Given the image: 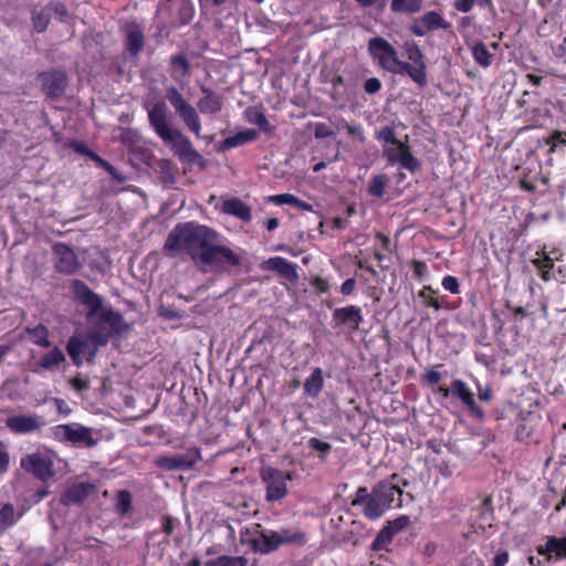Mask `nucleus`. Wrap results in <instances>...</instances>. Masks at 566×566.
Listing matches in <instances>:
<instances>
[{
  "instance_id": "f257e3e1",
  "label": "nucleus",
  "mask_w": 566,
  "mask_h": 566,
  "mask_svg": "<svg viewBox=\"0 0 566 566\" xmlns=\"http://www.w3.org/2000/svg\"><path fill=\"white\" fill-rule=\"evenodd\" d=\"M73 297L87 308V319L97 316L88 336L96 345L105 346L113 336H120L129 329L124 316L113 310H103V297L92 291L88 285L75 279L71 283Z\"/></svg>"
},
{
  "instance_id": "f03ea898",
  "label": "nucleus",
  "mask_w": 566,
  "mask_h": 566,
  "mask_svg": "<svg viewBox=\"0 0 566 566\" xmlns=\"http://www.w3.org/2000/svg\"><path fill=\"white\" fill-rule=\"evenodd\" d=\"M213 241H219V233L195 221L177 223L163 247V253L167 258H176L180 254L188 255L195 263H199L201 255Z\"/></svg>"
},
{
  "instance_id": "7ed1b4c3",
  "label": "nucleus",
  "mask_w": 566,
  "mask_h": 566,
  "mask_svg": "<svg viewBox=\"0 0 566 566\" xmlns=\"http://www.w3.org/2000/svg\"><path fill=\"white\" fill-rule=\"evenodd\" d=\"M148 120L155 133L171 146L174 154L184 164L206 166L205 158L193 148L190 139L179 129L171 128L167 122V105L164 101L146 106Z\"/></svg>"
},
{
  "instance_id": "20e7f679",
  "label": "nucleus",
  "mask_w": 566,
  "mask_h": 566,
  "mask_svg": "<svg viewBox=\"0 0 566 566\" xmlns=\"http://www.w3.org/2000/svg\"><path fill=\"white\" fill-rule=\"evenodd\" d=\"M398 479V474L394 473L389 480L378 482L370 492L366 486H359L352 500L353 506H361L364 516L369 521L380 518L395 502L398 496L396 507L402 506L403 491L392 481Z\"/></svg>"
},
{
  "instance_id": "39448f33",
  "label": "nucleus",
  "mask_w": 566,
  "mask_h": 566,
  "mask_svg": "<svg viewBox=\"0 0 566 566\" xmlns=\"http://www.w3.org/2000/svg\"><path fill=\"white\" fill-rule=\"evenodd\" d=\"M403 53L408 62L400 60V74H407L411 81L422 88L428 84V66L426 55L420 45L413 40H407L402 44Z\"/></svg>"
},
{
  "instance_id": "423d86ee",
  "label": "nucleus",
  "mask_w": 566,
  "mask_h": 566,
  "mask_svg": "<svg viewBox=\"0 0 566 566\" xmlns=\"http://www.w3.org/2000/svg\"><path fill=\"white\" fill-rule=\"evenodd\" d=\"M57 455L50 449H38L28 453L20 460V467L27 473L32 474L41 482H48L55 478V461Z\"/></svg>"
},
{
  "instance_id": "0eeeda50",
  "label": "nucleus",
  "mask_w": 566,
  "mask_h": 566,
  "mask_svg": "<svg viewBox=\"0 0 566 566\" xmlns=\"http://www.w3.org/2000/svg\"><path fill=\"white\" fill-rule=\"evenodd\" d=\"M260 478L265 485V500L268 502H279L287 495V481L292 480L290 472L268 465L261 468Z\"/></svg>"
},
{
  "instance_id": "6e6552de",
  "label": "nucleus",
  "mask_w": 566,
  "mask_h": 566,
  "mask_svg": "<svg viewBox=\"0 0 566 566\" xmlns=\"http://www.w3.org/2000/svg\"><path fill=\"white\" fill-rule=\"evenodd\" d=\"M166 97L170 105L175 108L176 113L182 119L187 128L197 137H200L201 120L197 109L184 97L180 91L170 86L166 91Z\"/></svg>"
},
{
  "instance_id": "1a4fd4ad",
  "label": "nucleus",
  "mask_w": 566,
  "mask_h": 566,
  "mask_svg": "<svg viewBox=\"0 0 566 566\" xmlns=\"http://www.w3.org/2000/svg\"><path fill=\"white\" fill-rule=\"evenodd\" d=\"M368 53L378 65L390 73H399L400 59L397 50L384 38L374 36L368 41Z\"/></svg>"
},
{
  "instance_id": "9d476101",
  "label": "nucleus",
  "mask_w": 566,
  "mask_h": 566,
  "mask_svg": "<svg viewBox=\"0 0 566 566\" xmlns=\"http://www.w3.org/2000/svg\"><path fill=\"white\" fill-rule=\"evenodd\" d=\"M382 156L389 166L399 164L403 169L411 174L419 171L422 167L421 160L411 151V147L408 144V136L405 142L401 140L395 146H384Z\"/></svg>"
},
{
  "instance_id": "9b49d317",
  "label": "nucleus",
  "mask_w": 566,
  "mask_h": 566,
  "mask_svg": "<svg viewBox=\"0 0 566 566\" xmlns=\"http://www.w3.org/2000/svg\"><path fill=\"white\" fill-rule=\"evenodd\" d=\"M199 263L223 271L228 266H239L241 264V258L230 248L220 245L218 241H213L209 249L201 255Z\"/></svg>"
},
{
  "instance_id": "f8f14e48",
  "label": "nucleus",
  "mask_w": 566,
  "mask_h": 566,
  "mask_svg": "<svg viewBox=\"0 0 566 566\" xmlns=\"http://www.w3.org/2000/svg\"><path fill=\"white\" fill-rule=\"evenodd\" d=\"M52 253L54 255V269L63 275H73L82 268L75 251L66 243H54Z\"/></svg>"
},
{
  "instance_id": "ddd939ff",
  "label": "nucleus",
  "mask_w": 566,
  "mask_h": 566,
  "mask_svg": "<svg viewBox=\"0 0 566 566\" xmlns=\"http://www.w3.org/2000/svg\"><path fill=\"white\" fill-rule=\"evenodd\" d=\"M201 460L198 448H190L185 454L159 455L155 460L157 468L166 471L190 470Z\"/></svg>"
},
{
  "instance_id": "4468645a",
  "label": "nucleus",
  "mask_w": 566,
  "mask_h": 566,
  "mask_svg": "<svg viewBox=\"0 0 566 566\" xmlns=\"http://www.w3.org/2000/svg\"><path fill=\"white\" fill-rule=\"evenodd\" d=\"M38 81L41 84L43 93L49 98L61 96L67 86V76L62 70L40 72L38 74Z\"/></svg>"
},
{
  "instance_id": "2eb2a0df",
  "label": "nucleus",
  "mask_w": 566,
  "mask_h": 566,
  "mask_svg": "<svg viewBox=\"0 0 566 566\" xmlns=\"http://www.w3.org/2000/svg\"><path fill=\"white\" fill-rule=\"evenodd\" d=\"M452 396L461 401L469 413L476 420L483 421L485 419L484 410L476 403L473 391L462 379H453Z\"/></svg>"
},
{
  "instance_id": "dca6fc26",
  "label": "nucleus",
  "mask_w": 566,
  "mask_h": 566,
  "mask_svg": "<svg viewBox=\"0 0 566 566\" xmlns=\"http://www.w3.org/2000/svg\"><path fill=\"white\" fill-rule=\"evenodd\" d=\"M363 321V311L357 305L335 308L332 314V325L334 328L347 327L355 332L359 328Z\"/></svg>"
},
{
  "instance_id": "f3484780",
  "label": "nucleus",
  "mask_w": 566,
  "mask_h": 566,
  "mask_svg": "<svg viewBox=\"0 0 566 566\" xmlns=\"http://www.w3.org/2000/svg\"><path fill=\"white\" fill-rule=\"evenodd\" d=\"M41 417L38 415H18L8 417L7 428L17 434H27L40 430L43 426Z\"/></svg>"
},
{
  "instance_id": "a211bd4d",
  "label": "nucleus",
  "mask_w": 566,
  "mask_h": 566,
  "mask_svg": "<svg viewBox=\"0 0 566 566\" xmlns=\"http://www.w3.org/2000/svg\"><path fill=\"white\" fill-rule=\"evenodd\" d=\"M250 546L253 552L260 554H270L281 547L279 534L274 530L256 531L250 539Z\"/></svg>"
},
{
  "instance_id": "6ab92c4d",
  "label": "nucleus",
  "mask_w": 566,
  "mask_h": 566,
  "mask_svg": "<svg viewBox=\"0 0 566 566\" xmlns=\"http://www.w3.org/2000/svg\"><path fill=\"white\" fill-rule=\"evenodd\" d=\"M263 271H274L294 283L298 280L297 265L283 256H272L260 264Z\"/></svg>"
},
{
  "instance_id": "aec40b11",
  "label": "nucleus",
  "mask_w": 566,
  "mask_h": 566,
  "mask_svg": "<svg viewBox=\"0 0 566 566\" xmlns=\"http://www.w3.org/2000/svg\"><path fill=\"white\" fill-rule=\"evenodd\" d=\"M56 433L62 432L65 440L72 443H85L87 447L95 446L92 431L87 427L77 424H60L55 427Z\"/></svg>"
},
{
  "instance_id": "412c9836",
  "label": "nucleus",
  "mask_w": 566,
  "mask_h": 566,
  "mask_svg": "<svg viewBox=\"0 0 566 566\" xmlns=\"http://www.w3.org/2000/svg\"><path fill=\"white\" fill-rule=\"evenodd\" d=\"M200 91L203 96L197 104L199 112L205 115H214L221 112L223 107L222 96L205 85L200 87Z\"/></svg>"
},
{
  "instance_id": "4be33fe9",
  "label": "nucleus",
  "mask_w": 566,
  "mask_h": 566,
  "mask_svg": "<svg viewBox=\"0 0 566 566\" xmlns=\"http://www.w3.org/2000/svg\"><path fill=\"white\" fill-rule=\"evenodd\" d=\"M145 45V35L142 28L133 24L125 32V49L132 57H137Z\"/></svg>"
},
{
  "instance_id": "5701e85b",
  "label": "nucleus",
  "mask_w": 566,
  "mask_h": 566,
  "mask_svg": "<svg viewBox=\"0 0 566 566\" xmlns=\"http://www.w3.org/2000/svg\"><path fill=\"white\" fill-rule=\"evenodd\" d=\"M536 255L537 258L532 259L531 263L537 270L539 277L544 282L557 280L553 258L545 251L537 252Z\"/></svg>"
},
{
  "instance_id": "b1692460",
  "label": "nucleus",
  "mask_w": 566,
  "mask_h": 566,
  "mask_svg": "<svg viewBox=\"0 0 566 566\" xmlns=\"http://www.w3.org/2000/svg\"><path fill=\"white\" fill-rule=\"evenodd\" d=\"M538 555L554 556L556 559H566V535L564 537L549 536L545 545L536 548Z\"/></svg>"
},
{
  "instance_id": "393cba45",
  "label": "nucleus",
  "mask_w": 566,
  "mask_h": 566,
  "mask_svg": "<svg viewBox=\"0 0 566 566\" xmlns=\"http://www.w3.org/2000/svg\"><path fill=\"white\" fill-rule=\"evenodd\" d=\"M170 76L175 81L187 78L191 74V65L188 56L184 52L172 54L169 59Z\"/></svg>"
},
{
  "instance_id": "a878e982",
  "label": "nucleus",
  "mask_w": 566,
  "mask_h": 566,
  "mask_svg": "<svg viewBox=\"0 0 566 566\" xmlns=\"http://www.w3.org/2000/svg\"><path fill=\"white\" fill-rule=\"evenodd\" d=\"M221 211L245 222L250 221L252 218L251 207L237 197L226 199L222 202Z\"/></svg>"
},
{
  "instance_id": "bb28decb",
  "label": "nucleus",
  "mask_w": 566,
  "mask_h": 566,
  "mask_svg": "<svg viewBox=\"0 0 566 566\" xmlns=\"http://www.w3.org/2000/svg\"><path fill=\"white\" fill-rule=\"evenodd\" d=\"M282 546L302 547L307 543V533L298 527H282L276 531Z\"/></svg>"
},
{
  "instance_id": "cd10ccee",
  "label": "nucleus",
  "mask_w": 566,
  "mask_h": 566,
  "mask_svg": "<svg viewBox=\"0 0 566 566\" xmlns=\"http://www.w3.org/2000/svg\"><path fill=\"white\" fill-rule=\"evenodd\" d=\"M93 486L85 483H77L70 486L62 495L61 502L64 505L82 504L91 494Z\"/></svg>"
},
{
  "instance_id": "c85d7f7f",
  "label": "nucleus",
  "mask_w": 566,
  "mask_h": 566,
  "mask_svg": "<svg viewBox=\"0 0 566 566\" xmlns=\"http://www.w3.org/2000/svg\"><path fill=\"white\" fill-rule=\"evenodd\" d=\"M259 138V133L255 129L247 128L224 138L221 143L222 150L233 149L243 146L248 143L254 142Z\"/></svg>"
},
{
  "instance_id": "c756f323",
  "label": "nucleus",
  "mask_w": 566,
  "mask_h": 566,
  "mask_svg": "<svg viewBox=\"0 0 566 566\" xmlns=\"http://www.w3.org/2000/svg\"><path fill=\"white\" fill-rule=\"evenodd\" d=\"M244 118L248 123L255 125L265 134H272L274 126L266 118L263 109L259 106H250L244 111Z\"/></svg>"
},
{
  "instance_id": "7c9ffc66",
  "label": "nucleus",
  "mask_w": 566,
  "mask_h": 566,
  "mask_svg": "<svg viewBox=\"0 0 566 566\" xmlns=\"http://www.w3.org/2000/svg\"><path fill=\"white\" fill-rule=\"evenodd\" d=\"M324 388L323 370L315 367L311 375L305 379L304 394L312 398H317Z\"/></svg>"
},
{
  "instance_id": "2f4dec72",
  "label": "nucleus",
  "mask_w": 566,
  "mask_h": 566,
  "mask_svg": "<svg viewBox=\"0 0 566 566\" xmlns=\"http://www.w3.org/2000/svg\"><path fill=\"white\" fill-rule=\"evenodd\" d=\"M65 360L64 353L55 346L51 352L42 356L36 363L35 371L52 370Z\"/></svg>"
},
{
  "instance_id": "473e14b6",
  "label": "nucleus",
  "mask_w": 566,
  "mask_h": 566,
  "mask_svg": "<svg viewBox=\"0 0 566 566\" xmlns=\"http://www.w3.org/2000/svg\"><path fill=\"white\" fill-rule=\"evenodd\" d=\"M27 333L33 344L44 348L51 346V342L49 339L50 332L44 324L39 323L34 327H28Z\"/></svg>"
},
{
  "instance_id": "72a5a7b5",
  "label": "nucleus",
  "mask_w": 566,
  "mask_h": 566,
  "mask_svg": "<svg viewBox=\"0 0 566 566\" xmlns=\"http://www.w3.org/2000/svg\"><path fill=\"white\" fill-rule=\"evenodd\" d=\"M439 290L431 285H423L418 292V297L421 298L422 305L426 308H433L436 312L441 311V304L438 300Z\"/></svg>"
},
{
  "instance_id": "f704fd0d",
  "label": "nucleus",
  "mask_w": 566,
  "mask_h": 566,
  "mask_svg": "<svg viewBox=\"0 0 566 566\" xmlns=\"http://www.w3.org/2000/svg\"><path fill=\"white\" fill-rule=\"evenodd\" d=\"M421 18H422V22L424 24V29H427L428 32L438 30V29L448 30L451 28V23L448 22L437 11H428Z\"/></svg>"
},
{
  "instance_id": "c9c22d12",
  "label": "nucleus",
  "mask_w": 566,
  "mask_h": 566,
  "mask_svg": "<svg viewBox=\"0 0 566 566\" xmlns=\"http://www.w3.org/2000/svg\"><path fill=\"white\" fill-rule=\"evenodd\" d=\"M422 0H391L390 10L395 13H416L420 11Z\"/></svg>"
},
{
  "instance_id": "e433bc0d",
  "label": "nucleus",
  "mask_w": 566,
  "mask_h": 566,
  "mask_svg": "<svg viewBox=\"0 0 566 566\" xmlns=\"http://www.w3.org/2000/svg\"><path fill=\"white\" fill-rule=\"evenodd\" d=\"M472 56L474 61L482 67H488L493 62V54L490 53L483 42H476L472 46Z\"/></svg>"
},
{
  "instance_id": "4c0bfd02",
  "label": "nucleus",
  "mask_w": 566,
  "mask_h": 566,
  "mask_svg": "<svg viewBox=\"0 0 566 566\" xmlns=\"http://www.w3.org/2000/svg\"><path fill=\"white\" fill-rule=\"evenodd\" d=\"M19 517H15L14 506L11 503L2 505L0 509V532L13 526Z\"/></svg>"
},
{
  "instance_id": "58836bf2",
  "label": "nucleus",
  "mask_w": 566,
  "mask_h": 566,
  "mask_svg": "<svg viewBox=\"0 0 566 566\" xmlns=\"http://www.w3.org/2000/svg\"><path fill=\"white\" fill-rule=\"evenodd\" d=\"M248 558L244 556L222 555L206 562L205 566H247Z\"/></svg>"
},
{
  "instance_id": "ea45409f",
  "label": "nucleus",
  "mask_w": 566,
  "mask_h": 566,
  "mask_svg": "<svg viewBox=\"0 0 566 566\" xmlns=\"http://www.w3.org/2000/svg\"><path fill=\"white\" fill-rule=\"evenodd\" d=\"M375 138L382 143L384 145L390 144L392 146L397 145L401 140L396 137V126L394 123L382 126L375 133Z\"/></svg>"
},
{
  "instance_id": "a19ab883",
  "label": "nucleus",
  "mask_w": 566,
  "mask_h": 566,
  "mask_svg": "<svg viewBox=\"0 0 566 566\" xmlns=\"http://www.w3.org/2000/svg\"><path fill=\"white\" fill-rule=\"evenodd\" d=\"M387 182L388 178L385 174L374 176L368 185V193L373 197L381 198L385 193Z\"/></svg>"
},
{
  "instance_id": "79ce46f5",
  "label": "nucleus",
  "mask_w": 566,
  "mask_h": 566,
  "mask_svg": "<svg viewBox=\"0 0 566 566\" xmlns=\"http://www.w3.org/2000/svg\"><path fill=\"white\" fill-rule=\"evenodd\" d=\"M394 536V533L387 526H384L373 541L371 549L375 552L385 549L392 542Z\"/></svg>"
},
{
  "instance_id": "37998d69",
  "label": "nucleus",
  "mask_w": 566,
  "mask_h": 566,
  "mask_svg": "<svg viewBox=\"0 0 566 566\" xmlns=\"http://www.w3.org/2000/svg\"><path fill=\"white\" fill-rule=\"evenodd\" d=\"M50 19H51L50 12L46 9H42L40 11H34L32 13L33 29L38 33L44 32L49 27Z\"/></svg>"
},
{
  "instance_id": "c03bdc74",
  "label": "nucleus",
  "mask_w": 566,
  "mask_h": 566,
  "mask_svg": "<svg viewBox=\"0 0 566 566\" xmlns=\"http://www.w3.org/2000/svg\"><path fill=\"white\" fill-rule=\"evenodd\" d=\"M133 509L132 494L127 490L117 493L116 511L120 515L128 514Z\"/></svg>"
},
{
  "instance_id": "a18cd8bd",
  "label": "nucleus",
  "mask_w": 566,
  "mask_h": 566,
  "mask_svg": "<svg viewBox=\"0 0 566 566\" xmlns=\"http://www.w3.org/2000/svg\"><path fill=\"white\" fill-rule=\"evenodd\" d=\"M308 448L321 453V459L325 460L328 453L332 451V444L319 440L318 438H310L307 441Z\"/></svg>"
},
{
  "instance_id": "49530a36",
  "label": "nucleus",
  "mask_w": 566,
  "mask_h": 566,
  "mask_svg": "<svg viewBox=\"0 0 566 566\" xmlns=\"http://www.w3.org/2000/svg\"><path fill=\"white\" fill-rule=\"evenodd\" d=\"M546 144L549 145L548 153H554L558 145H566V132L554 130L546 139Z\"/></svg>"
},
{
  "instance_id": "de8ad7c7",
  "label": "nucleus",
  "mask_w": 566,
  "mask_h": 566,
  "mask_svg": "<svg viewBox=\"0 0 566 566\" xmlns=\"http://www.w3.org/2000/svg\"><path fill=\"white\" fill-rule=\"evenodd\" d=\"M85 345L86 344L82 339H80L77 336H72L69 338V340L66 343V352H67L69 356H75V355L82 356Z\"/></svg>"
},
{
  "instance_id": "09e8293b",
  "label": "nucleus",
  "mask_w": 566,
  "mask_h": 566,
  "mask_svg": "<svg viewBox=\"0 0 566 566\" xmlns=\"http://www.w3.org/2000/svg\"><path fill=\"white\" fill-rule=\"evenodd\" d=\"M442 379V374L438 370L430 368L427 369L420 377V381L423 386H434Z\"/></svg>"
},
{
  "instance_id": "8fccbe9b",
  "label": "nucleus",
  "mask_w": 566,
  "mask_h": 566,
  "mask_svg": "<svg viewBox=\"0 0 566 566\" xmlns=\"http://www.w3.org/2000/svg\"><path fill=\"white\" fill-rule=\"evenodd\" d=\"M69 384L78 392L87 391L91 388L90 379L87 377H83L81 374L70 378Z\"/></svg>"
},
{
  "instance_id": "3c124183",
  "label": "nucleus",
  "mask_w": 566,
  "mask_h": 566,
  "mask_svg": "<svg viewBox=\"0 0 566 566\" xmlns=\"http://www.w3.org/2000/svg\"><path fill=\"white\" fill-rule=\"evenodd\" d=\"M441 285L446 291L450 292L451 294L461 293L460 283L457 276L450 274L443 276L441 280Z\"/></svg>"
},
{
  "instance_id": "603ef678",
  "label": "nucleus",
  "mask_w": 566,
  "mask_h": 566,
  "mask_svg": "<svg viewBox=\"0 0 566 566\" xmlns=\"http://www.w3.org/2000/svg\"><path fill=\"white\" fill-rule=\"evenodd\" d=\"M410 524V518L408 515H401L394 521H390L386 526L389 528L394 535L398 534L402 530H405Z\"/></svg>"
},
{
  "instance_id": "864d4df0",
  "label": "nucleus",
  "mask_w": 566,
  "mask_h": 566,
  "mask_svg": "<svg viewBox=\"0 0 566 566\" xmlns=\"http://www.w3.org/2000/svg\"><path fill=\"white\" fill-rule=\"evenodd\" d=\"M342 127L346 129L348 135L355 137L358 142H360V143L365 142L364 129L360 124H349L344 120Z\"/></svg>"
},
{
  "instance_id": "5fc2aeb1",
  "label": "nucleus",
  "mask_w": 566,
  "mask_h": 566,
  "mask_svg": "<svg viewBox=\"0 0 566 566\" xmlns=\"http://www.w3.org/2000/svg\"><path fill=\"white\" fill-rule=\"evenodd\" d=\"M334 130L326 123H315L314 124V137L316 139H323L327 137H332L334 135Z\"/></svg>"
},
{
  "instance_id": "6e6d98bb",
  "label": "nucleus",
  "mask_w": 566,
  "mask_h": 566,
  "mask_svg": "<svg viewBox=\"0 0 566 566\" xmlns=\"http://www.w3.org/2000/svg\"><path fill=\"white\" fill-rule=\"evenodd\" d=\"M413 277L418 281H422L428 274V265L424 261L412 260L411 262Z\"/></svg>"
},
{
  "instance_id": "4d7b16f0",
  "label": "nucleus",
  "mask_w": 566,
  "mask_h": 566,
  "mask_svg": "<svg viewBox=\"0 0 566 566\" xmlns=\"http://www.w3.org/2000/svg\"><path fill=\"white\" fill-rule=\"evenodd\" d=\"M476 394L480 401L490 402L493 399V389L491 385L482 386L476 382Z\"/></svg>"
},
{
  "instance_id": "13d9d810",
  "label": "nucleus",
  "mask_w": 566,
  "mask_h": 566,
  "mask_svg": "<svg viewBox=\"0 0 566 566\" xmlns=\"http://www.w3.org/2000/svg\"><path fill=\"white\" fill-rule=\"evenodd\" d=\"M177 521L170 516V515H164L161 517V531L166 534V537H169L176 527ZM166 543L169 542L168 538L165 541Z\"/></svg>"
},
{
  "instance_id": "bf43d9fd",
  "label": "nucleus",
  "mask_w": 566,
  "mask_h": 566,
  "mask_svg": "<svg viewBox=\"0 0 566 566\" xmlns=\"http://www.w3.org/2000/svg\"><path fill=\"white\" fill-rule=\"evenodd\" d=\"M311 285L315 289L317 294H324L329 291V282L319 275L311 280Z\"/></svg>"
},
{
  "instance_id": "052dcab7",
  "label": "nucleus",
  "mask_w": 566,
  "mask_h": 566,
  "mask_svg": "<svg viewBox=\"0 0 566 566\" xmlns=\"http://www.w3.org/2000/svg\"><path fill=\"white\" fill-rule=\"evenodd\" d=\"M10 467V454L8 452L7 446L0 441V473H4L9 470Z\"/></svg>"
},
{
  "instance_id": "680f3d73",
  "label": "nucleus",
  "mask_w": 566,
  "mask_h": 566,
  "mask_svg": "<svg viewBox=\"0 0 566 566\" xmlns=\"http://www.w3.org/2000/svg\"><path fill=\"white\" fill-rule=\"evenodd\" d=\"M382 87L381 81L377 77H369L364 83V90L368 94H376Z\"/></svg>"
},
{
  "instance_id": "e2e57ef3",
  "label": "nucleus",
  "mask_w": 566,
  "mask_h": 566,
  "mask_svg": "<svg viewBox=\"0 0 566 566\" xmlns=\"http://www.w3.org/2000/svg\"><path fill=\"white\" fill-rule=\"evenodd\" d=\"M294 195L291 193H281V195H274L270 197V201L275 205H293L294 202Z\"/></svg>"
},
{
  "instance_id": "0e129e2a",
  "label": "nucleus",
  "mask_w": 566,
  "mask_h": 566,
  "mask_svg": "<svg viewBox=\"0 0 566 566\" xmlns=\"http://www.w3.org/2000/svg\"><path fill=\"white\" fill-rule=\"evenodd\" d=\"M75 153L90 157L92 151L83 142L72 140L67 144Z\"/></svg>"
},
{
  "instance_id": "69168bd1",
  "label": "nucleus",
  "mask_w": 566,
  "mask_h": 566,
  "mask_svg": "<svg viewBox=\"0 0 566 566\" xmlns=\"http://www.w3.org/2000/svg\"><path fill=\"white\" fill-rule=\"evenodd\" d=\"M409 30L412 34L417 36H423L428 33V30L424 29V24L422 22V18L416 19L409 27Z\"/></svg>"
},
{
  "instance_id": "338daca9",
  "label": "nucleus",
  "mask_w": 566,
  "mask_h": 566,
  "mask_svg": "<svg viewBox=\"0 0 566 566\" xmlns=\"http://www.w3.org/2000/svg\"><path fill=\"white\" fill-rule=\"evenodd\" d=\"M50 9L56 14L59 15L60 20L61 21H64L67 17V9H66V6L60 1H56V2H51L49 4Z\"/></svg>"
},
{
  "instance_id": "774afa93",
  "label": "nucleus",
  "mask_w": 566,
  "mask_h": 566,
  "mask_svg": "<svg viewBox=\"0 0 566 566\" xmlns=\"http://www.w3.org/2000/svg\"><path fill=\"white\" fill-rule=\"evenodd\" d=\"M475 0H454V8L462 12L468 13L474 7Z\"/></svg>"
}]
</instances>
